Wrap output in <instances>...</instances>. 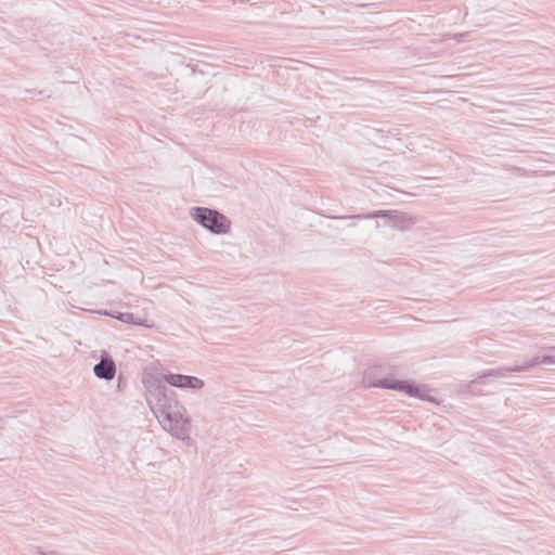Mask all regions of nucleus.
I'll return each instance as SVG.
<instances>
[{
	"label": "nucleus",
	"mask_w": 555,
	"mask_h": 555,
	"mask_svg": "<svg viewBox=\"0 0 555 555\" xmlns=\"http://www.w3.org/2000/svg\"><path fill=\"white\" fill-rule=\"evenodd\" d=\"M146 401L162 427L180 440H189L191 417L185 409L160 380L146 385Z\"/></svg>",
	"instance_id": "1"
},
{
	"label": "nucleus",
	"mask_w": 555,
	"mask_h": 555,
	"mask_svg": "<svg viewBox=\"0 0 555 555\" xmlns=\"http://www.w3.org/2000/svg\"><path fill=\"white\" fill-rule=\"evenodd\" d=\"M376 367H370L364 372L362 383L365 387L391 389L404 392L410 397H415L424 401L435 402L434 398L430 396V389L426 386L414 385L410 382L398 380L389 377L376 379Z\"/></svg>",
	"instance_id": "2"
},
{
	"label": "nucleus",
	"mask_w": 555,
	"mask_h": 555,
	"mask_svg": "<svg viewBox=\"0 0 555 555\" xmlns=\"http://www.w3.org/2000/svg\"><path fill=\"white\" fill-rule=\"evenodd\" d=\"M190 216L203 228L214 234H225L231 230V221L228 217L217 210L206 207H193Z\"/></svg>",
	"instance_id": "3"
},
{
	"label": "nucleus",
	"mask_w": 555,
	"mask_h": 555,
	"mask_svg": "<svg viewBox=\"0 0 555 555\" xmlns=\"http://www.w3.org/2000/svg\"><path fill=\"white\" fill-rule=\"evenodd\" d=\"M164 380L172 387L177 388H189L193 390H199L205 386L203 379L196 376H189L183 374H166Z\"/></svg>",
	"instance_id": "4"
},
{
	"label": "nucleus",
	"mask_w": 555,
	"mask_h": 555,
	"mask_svg": "<svg viewBox=\"0 0 555 555\" xmlns=\"http://www.w3.org/2000/svg\"><path fill=\"white\" fill-rule=\"evenodd\" d=\"M521 367V364L513 365V366H501L496 369H491L483 374L478 375L470 382V385H482L485 384L486 378L494 377V378H503L506 377L509 373H520L524 370H518Z\"/></svg>",
	"instance_id": "5"
},
{
	"label": "nucleus",
	"mask_w": 555,
	"mask_h": 555,
	"mask_svg": "<svg viewBox=\"0 0 555 555\" xmlns=\"http://www.w3.org/2000/svg\"><path fill=\"white\" fill-rule=\"evenodd\" d=\"M113 318L121 321L122 323L127 324H134L144 326L147 328H153L155 326V323L153 320H150L144 315L141 314H134L131 312H118L117 314H111Z\"/></svg>",
	"instance_id": "6"
},
{
	"label": "nucleus",
	"mask_w": 555,
	"mask_h": 555,
	"mask_svg": "<svg viewBox=\"0 0 555 555\" xmlns=\"http://www.w3.org/2000/svg\"><path fill=\"white\" fill-rule=\"evenodd\" d=\"M94 375L98 378L112 380L116 374V365L112 359L103 358L93 367Z\"/></svg>",
	"instance_id": "7"
},
{
	"label": "nucleus",
	"mask_w": 555,
	"mask_h": 555,
	"mask_svg": "<svg viewBox=\"0 0 555 555\" xmlns=\"http://www.w3.org/2000/svg\"><path fill=\"white\" fill-rule=\"evenodd\" d=\"M349 219H374V218H387L391 223L396 218H401L400 220L404 221V214L399 212L397 210H376L366 214H360L354 216H348Z\"/></svg>",
	"instance_id": "8"
},
{
	"label": "nucleus",
	"mask_w": 555,
	"mask_h": 555,
	"mask_svg": "<svg viewBox=\"0 0 555 555\" xmlns=\"http://www.w3.org/2000/svg\"><path fill=\"white\" fill-rule=\"evenodd\" d=\"M554 363H555V360L552 359L548 353L539 354V356L532 358L531 360H528V361H525L524 363H521V367L519 370H524V372H526L535 365H540V364L554 365Z\"/></svg>",
	"instance_id": "9"
},
{
	"label": "nucleus",
	"mask_w": 555,
	"mask_h": 555,
	"mask_svg": "<svg viewBox=\"0 0 555 555\" xmlns=\"http://www.w3.org/2000/svg\"><path fill=\"white\" fill-rule=\"evenodd\" d=\"M400 219L401 218H396L393 220V222H392L393 228L399 229V230H405L414 223L413 218L409 217L405 214H404V221L402 222Z\"/></svg>",
	"instance_id": "10"
},
{
	"label": "nucleus",
	"mask_w": 555,
	"mask_h": 555,
	"mask_svg": "<svg viewBox=\"0 0 555 555\" xmlns=\"http://www.w3.org/2000/svg\"><path fill=\"white\" fill-rule=\"evenodd\" d=\"M548 354L555 361V347H552V348L548 349ZM554 365H555V363H554Z\"/></svg>",
	"instance_id": "11"
},
{
	"label": "nucleus",
	"mask_w": 555,
	"mask_h": 555,
	"mask_svg": "<svg viewBox=\"0 0 555 555\" xmlns=\"http://www.w3.org/2000/svg\"><path fill=\"white\" fill-rule=\"evenodd\" d=\"M41 555H57L56 553H40Z\"/></svg>",
	"instance_id": "12"
},
{
	"label": "nucleus",
	"mask_w": 555,
	"mask_h": 555,
	"mask_svg": "<svg viewBox=\"0 0 555 555\" xmlns=\"http://www.w3.org/2000/svg\"><path fill=\"white\" fill-rule=\"evenodd\" d=\"M517 171H519L521 173L524 172V170L521 168H517Z\"/></svg>",
	"instance_id": "13"
}]
</instances>
